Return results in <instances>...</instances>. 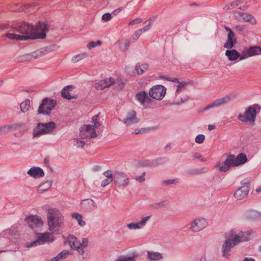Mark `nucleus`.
<instances>
[{
  "label": "nucleus",
  "mask_w": 261,
  "mask_h": 261,
  "mask_svg": "<svg viewBox=\"0 0 261 261\" xmlns=\"http://www.w3.org/2000/svg\"><path fill=\"white\" fill-rule=\"evenodd\" d=\"M48 30V25L44 22H39L35 27L32 24L22 22L12 27L5 36L10 39L16 40L44 39Z\"/></svg>",
  "instance_id": "1"
},
{
  "label": "nucleus",
  "mask_w": 261,
  "mask_h": 261,
  "mask_svg": "<svg viewBox=\"0 0 261 261\" xmlns=\"http://www.w3.org/2000/svg\"><path fill=\"white\" fill-rule=\"evenodd\" d=\"M251 231L245 232H237L236 230H230L226 237V240L222 246L223 255L225 258L229 256L230 248L239 243L248 241L251 238Z\"/></svg>",
  "instance_id": "2"
},
{
  "label": "nucleus",
  "mask_w": 261,
  "mask_h": 261,
  "mask_svg": "<svg viewBox=\"0 0 261 261\" xmlns=\"http://www.w3.org/2000/svg\"><path fill=\"white\" fill-rule=\"evenodd\" d=\"M47 225L48 230L53 234H59L64 221L62 213L57 208H50L47 211Z\"/></svg>",
  "instance_id": "3"
},
{
  "label": "nucleus",
  "mask_w": 261,
  "mask_h": 261,
  "mask_svg": "<svg viewBox=\"0 0 261 261\" xmlns=\"http://www.w3.org/2000/svg\"><path fill=\"white\" fill-rule=\"evenodd\" d=\"M98 115L94 116L92 118L93 125H86L80 129V136L82 139L95 138L97 135L95 128H99L100 123L98 121Z\"/></svg>",
  "instance_id": "4"
},
{
  "label": "nucleus",
  "mask_w": 261,
  "mask_h": 261,
  "mask_svg": "<svg viewBox=\"0 0 261 261\" xmlns=\"http://www.w3.org/2000/svg\"><path fill=\"white\" fill-rule=\"evenodd\" d=\"M233 165V154H224L216 163L215 168L220 172H226L230 170Z\"/></svg>",
  "instance_id": "5"
},
{
  "label": "nucleus",
  "mask_w": 261,
  "mask_h": 261,
  "mask_svg": "<svg viewBox=\"0 0 261 261\" xmlns=\"http://www.w3.org/2000/svg\"><path fill=\"white\" fill-rule=\"evenodd\" d=\"M256 106L249 107L243 114L240 113L238 116V119L242 122L249 123L253 125L256 117Z\"/></svg>",
  "instance_id": "6"
},
{
  "label": "nucleus",
  "mask_w": 261,
  "mask_h": 261,
  "mask_svg": "<svg viewBox=\"0 0 261 261\" xmlns=\"http://www.w3.org/2000/svg\"><path fill=\"white\" fill-rule=\"evenodd\" d=\"M56 124L54 122L46 123H39L33 130V137H38L41 135L49 134L56 128Z\"/></svg>",
  "instance_id": "7"
},
{
  "label": "nucleus",
  "mask_w": 261,
  "mask_h": 261,
  "mask_svg": "<svg viewBox=\"0 0 261 261\" xmlns=\"http://www.w3.org/2000/svg\"><path fill=\"white\" fill-rule=\"evenodd\" d=\"M37 239L26 245V247L30 248L42 245L46 243L51 242L54 240V236L52 233L48 232L39 233L37 235Z\"/></svg>",
  "instance_id": "8"
},
{
  "label": "nucleus",
  "mask_w": 261,
  "mask_h": 261,
  "mask_svg": "<svg viewBox=\"0 0 261 261\" xmlns=\"http://www.w3.org/2000/svg\"><path fill=\"white\" fill-rule=\"evenodd\" d=\"M27 224L34 231H39L43 225L42 219L37 215H30L25 219Z\"/></svg>",
  "instance_id": "9"
},
{
  "label": "nucleus",
  "mask_w": 261,
  "mask_h": 261,
  "mask_svg": "<svg viewBox=\"0 0 261 261\" xmlns=\"http://www.w3.org/2000/svg\"><path fill=\"white\" fill-rule=\"evenodd\" d=\"M56 105V100L45 98L43 99L42 103L39 106L38 113L39 114L48 115L55 108Z\"/></svg>",
  "instance_id": "10"
},
{
  "label": "nucleus",
  "mask_w": 261,
  "mask_h": 261,
  "mask_svg": "<svg viewBox=\"0 0 261 261\" xmlns=\"http://www.w3.org/2000/svg\"><path fill=\"white\" fill-rule=\"evenodd\" d=\"M207 225L208 222L206 219L203 218H197L192 220L189 229L193 232L197 233L205 228Z\"/></svg>",
  "instance_id": "11"
},
{
  "label": "nucleus",
  "mask_w": 261,
  "mask_h": 261,
  "mask_svg": "<svg viewBox=\"0 0 261 261\" xmlns=\"http://www.w3.org/2000/svg\"><path fill=\"white\" fill-rule=\"evenodd\" d=\"M166 93V88L162 85L154 86L150 88L149 91L150 97L158 100H162L164 97Z\"/></svg>",
  "instance_id": "12"
},
{
  "label": "nucleus",
  "mask_w": 261,
  "mask_h": 261,
  "mask_svg": "<svg viewBox=\"0 0 261 261\" xmlns=\"http://www.w3.org/2000/svg\"><path fill=\"white\" fill-rule=\"evenodd\" d=\"M72 249L76 250L80 254L83 255L84 250L81 248V242L77 239L73 235H69L67 237L66 240Z\"/></svg>",
  "instance_id": "13"
},
{
  "label": "nucleus",
  "mask_w": 261,
  "mask_h": 261,
  "mask_svg": "<svg viewBox=\"0 0 261 261\" xmlns=\"http://www.w3.org/2000/svg\"><path fill=\"white\" fill-rule=\"evenodd\" d=\"M48 53V51L45 48H42L40 50H36L31 54H27L23 56L20 59L21 61H25L38 59L45 56Z\"/></svg>",
  "instance_id": "14"
},
{
  "label": "nucleus",
  "mask_w": 261,
  "mask_h": 261,
  "mask_svg": "<svg viewBox=\"0 0 261 261\" xmlns=\"http://www.w3.org/2000/svg\"><path fill=\"white\" fill-rule=\"evenodd\" d=\"M244 186L239 188L234 193V197L237 200H241L245 198L249 191L250 183L245 182Z\"/></svg>",
  "instance_id": "15"
},
{
  "label": "nucleus",
  "mask_w": 261,
  "mask_h": 261,
  "mask_svg": "<svg viewBox=\"0 0 261 261\" xmlns=\"http://www.w3.org/2000/svg\"><path fill=\"white\" fill-rule=\"evenodd\" d=\"M136 100L144 108H147L151 102V99L144 91L138 92L135 96Z\"/></svg>",
  "instance_id": "16"
},
{
  "label": "nucleus",
  "mask_w": 261,
  "mask_h": 261,
  "mask_svg": "<svg viewBox=\"0 0 261 261\" xmlns=\"http://www.w3.org/2000/svg\"><path fill=\"white\" fill-rule=\"evenodd\" d=\"M123 122L127 127H129L137 124L139 122V119L136 116V112L133 110L128 111Z\"/></svg>",
  "instance_id": "17"
},
{
  "label": "nucleus",
  "mask_w": 261,
  "mask_h": 261,
  "mask_svg": "<svg viewBox=\"0 0 261 261\" xmlns=\"http://www.w3.org/2000/svg\"><path fill=\"white\" fill-rule=\"evenodd\" d=\"M80 205L84 212H90L97 208V204L91 199H86L82 200Z\"/></svg>",
  "instance_id": "18"
},
{
  "label": "nucleus",
  "mask_w": 261,
  "mask_h": 261,
  "mask_svg": "<svg viewBox=\"0 0 261 261\" xmlns=\"http://www.w3.org/2000/svg\"><path fill=\"white\" fill-rule=\"evenodd\" d=\"M150 216L143 217L139 222H133L127 224V228L130 230L141 229L144 227Z\"/></svg>",
  "instance_id": "19"
},
{
  "label": "nucleus",
  "mask_w": 261,
  "mask_h": 261,
  "mask_svg": "<svg viewBox=\"0 0 261 261\" xmlns=\"http://www.w3.org/2000/svg\"><path fill=\"white\" fill-rule=\"evenodd\" d=\"M232 97L230 95H226L224 97L217 99L213 103L208 105L205 108V110H208L211 108L219 107L223 106L231 100Z\"/></svg>",
  "instance_id": "20"
},
{
  "label": "nucleus",
  "mask_w": 261,
  "mask_h": 261,
  "mask_svg": "<svg viewBox=\"0 0 261 261\" xmlns=\"http://www.w3.org/2000/svg\"><path fill=\"white\" fill-rule=\"evenodd\" d=\"M28 175L35 178H40L44 176L43 170L39 167L34 166L31 168L27 172Z\"/></svg>",
  "instance_id": "21"
},
{
  "label": "nucleus",
  "mask_w": 261,
  "mask_h": 261,
  "mask_svg": "<svg viewBox=\"0 0 261 261\" xmlns=\"http://www.w3.org/2000/svg\"><path fill=\"white\" fill-rule=\"evenodd\" d=\"M240 17L244 22H248L252 25L257 23L256 18L251 14L247 13H239L236 17Z\"/></svg>",
  "instance_id": "22"
},
{
  "label": "nucleus",
  "mask_w": 261,
  "mask_h": 261,
  "mask_svg": "<svg viewBox=\"0 0 261 261\" xmlns=\"http://www.w3.org/2000/svg\"><path fill=\"white\" fill-rule=\"evenodd\" d=\"M114 83V80L112 77L106 78L100 81L95 84V87L97 89H102L110 87Z\"/></svg>",
  "instance_id": "23"
},
{
  "label": "nucleus",
  "mask_w": 261,
  "mask_h": 261,
  "mask_svg": "<svg viewBox=\"0 0 261 261\" xmlns=\"http://www.w3.org/2000/svg\"><path fill=\"white\" fill-rule=\"evenodd\" d=\"M169 80L176 84V85L175 86H176V90H175L176 97H177V94H179L180 92H181L182 91H184L186 89V87L187 84L186 82H180L176 78H172Z\"/></svg>",
  "instance_id": "24"
},
{
  "label": "nucleus",
  "mask_w": 261,
  "mask_h": 261,
  "mask_svg": "<svg viewBox=\"0 0 261 261\" xmlns=\"http://www.w3.org/2000/svg\"><path fill=\"white\" fill-rule=\"evenodd\" d=\"M247 161V158L245 154L241 153L237 156L233 154V165L237 167L244 164Z\"/></svg>",
  "instance_id": "25"
},
{
  "label": "nucleus",
  "mask_w": 261,
  "mask_h": 261,
  "mask_svg": "<svg viewBox=\"0 0 261 261\" xmlns=\"http://www.w3.org/2000/svg\"><path fill=\"white\" fill-rule=\"evenodd\" d=\"M146 258L149 261H156L163 258V254L159 252L147 251Z\"/></svg>",
  "instance_id": "26"
},
{
  "label": "nucleus",
  "mask_w": 261,
  "mask_h": 261,
  "mask_svg": "<svg viewBox=\"0 0 261 261\" xmlns=\"http://www.w3.org/2000/svg\"><path fill=\"white\" fill-rule=\"evenodd\" d=\"M10 131H16L19 132V134L22 136L24 134V125L22 123H11L9 124Z\"/></svg>",
  "instance_id": "27"
},
{
  "label": "nucleus",
  "mask_w": 261,
  "mask_h": 261,
  "mask_svg": "<svg viewBox=\"0 0 261 261\" xmlns=\"http://www.w3.org/2000/svg\"><path fill=\"white\" fill-rule=\"evenodd\" d=\"M225 55L230 61L236 60L240 56V54L235 49L226 50Z\"/></svg>",
  "instance_id": "28"
},
{
  "label": "nucleus",
  "mask_w": 261,
  "mask_h": 261,
  "mask_svg": "<svg viewBox=\"0 0 261 261\" xmlns=\"http://www.w3.org/2000/svg\"><path fill=\"white\" fill-rule=\"evenodd\" d=\"M234 34H232L231 33L230 34H228L227 40L224 45V47L225 48L231 49L233 47L236 41V39L234 38Z\"/></svg>",
  "instance_id": "29"
},
{
  "label": "nucleus",
  "mask_w": 261,
  "mask_h": 261,
  "mask_svg": "<svg viewBox=\"0 0 261 261\" xmlns=\"http://www.w3.org/2000/svg\"><path fill=\"white\" fill-rule=\"evenodd\" d=\"M246 49L250 57L261 54V47L258 46H251Z\"/></svg>",
  "instance_id": "30"
},
{
  "label": "nucleus",
  "mask_w": 261,
  "mask_h": 261,
  "mask_svg": "<svg viewBox=\"0 0 261 261\" xmlns=\"http://www.w3.org/2000/svg\"><path fill=\"white\" fill-rule=\"evenodd\" d=\"M73 88V87L72 86H68L64 87L62 91V97L68 99L74 98V97L71 96L70 94V91Z\"/></svg>",
  "instance_id": "31"
},
{
  "label": "nucleus",
  "mask_w": 261,
  "mask_h": 261,
  "mask_svg": "<svg viewBox=\"0 0 261 261\" xmlns=\"http://www.w3.org/2000/svg\"><path fill=\"white\" fill-rule=\"evenodd\" d=\"M148 68V65L146 63H137L135 66V70L138 75L142 74Z\"/></svg>",
  "instance_id": "32"
},
{
  "label": "nucleus",
  "mask_w": 261,
  "mask_h": 261,
  "mask_svg": "<svg viewBox=\"0 0 261 261\" xmlns=\"http://www.w3.org/2000/svg\"><path fill=\"white\" fill-rule=\"evenodd\" d=\"M51 186V181L50 180H45L41 184L38 188V193H42L48 190Z\"/></svg>",
  "instance_id": "33"
},
{
  "label": "nucleus",
  "mask_w": 261,
  "mask_h": 261,
  "mask_svg": "<svg viewBox=\"0 0 261 261\" xmlns=\"http://www.w3.org/2000/svg\"><path fill=\"white\" fill-rule=\"evenodd\" d=\"M71 217L76 220L80 226L83 227L86 225V222L83 220V216L81 214L76 212L73 213L71 214Z\"/></svg>",
  "instance_id": "34"
},
{
  "label": "nucleus",
  "mask_w": 261,
  "mask_h": 261,
  "mask_svg": "<svg viewBox=\"0 0 261 261\" xmlns=\"http://www.w3.org/2000/svg\"><path fill=\"white\" fill-rule=\"evenodd\" d=\"M88 56V53L86 52L81 53L73 56L71 60L73 62L76 63L87 58Z\"/></svg>",
  "instance_id": "35"
},
{
  "label": "nucleus",
  "mask_w": 261,
  "mask_h": 261,
  "mask_svg": "<svg viewBox=\"0 0 261 261\" xmlns=\"http://www.w3.org/2000/svg\"><path fill=\"white\" fill-rule=\"evenodd\" d=\"M152 20L151 19H149L148 20L145 22V26L143 28H141L139 30V31L141 33V34H143V33L148 31L151 26V22Z\"/></svg>",
  "instance_id": "36"
},
{
  "label": "nucleus",
  "mask_w": 261,
  "mask_h": 261,
  "mask_svg": "<svg viewBox=\"0 0 261 261\" xmlns=\"http://www.w3.org/2000/svg\"><path fill=\"white\" fill-rule=\"evenodd\" d=\"M30 101L29 99H26L20 105L21 111L23 113L27 112L30 108Z\"/></svg>",
  "instance_id": "37"
},
{
  "label": "nucleus",
  "mask_w": 261,
  "mask_h": 261,
  "mask_svg": "<svg viewBox=\"0 0 261 261\" xmlns=\"http://www.w3.org/2000/svg\"><path fill=\"white\" fill-rule=\"evenodd\" d=\"M10 132L9 124L0 126V136L5 135Z\"/></svg>",
  "instance_id": "38"
},
{
  "label": "nucleus",
  "mask_w": 261,
  "mask_h": 261,
  "mask_svg": "<svg viewBox=\"0 0 261 261\" xmlns=\"http://www.w3.org/2000/svg\"><path fill=\"white\" fill-rule=\"evenodd\" d=\"M124 177L125 175L123 172L119 171H115L113 172V179L124 178Z\"/></svg>",
  "instance_id": "39"
},
{
  "label": "nucleus",
  "mask_w": 261,
  "mask_h": 261,
  "mask_svg": "<svg viewBox=\"0 0 261 261\" xmlns=\"http://www.w3.org/2000/svg\"><path fill=\"white\" fill-rule=\"evenodd\" d=\"M151 129H152V128H151L143 127V128H141L140 129H136L133 132V133L134 134H136V135L144 134V133H148V132L151 130Z\"/></svg>",
  "instance_id": "40"
},
{
  "label": "nucleus",
  "mask_w": 261,
  "mask_h": 261,
  "mask_svg": "<svg viewBox=\"0 0 261 261\" xmlns=\"http://www.w3.org/2000/svg\"><path fill=\"white\" fill-rule=\"evenodd\" d=\"M193 158L195 160H198L204 162L207 161V159L206 158H203L200 153L198 152H194L193 153Z\"/></svg>",
  "instance_id": "41"
},
{
  "label": "nucleus",
  "mask_w": 261,
  "mask_h": 261,
  "mask_svg": "<svg viewBox=\"0 0 261 261\" xmlns=\"http://www.w3.org/2000/svg\"><path fill=\"white\" fill-rule=\"evenodd\" d=\"M101 44V42L100 41H91L89 42L87 44V47L91 49L93 48H94L97 46L100 45Z\"/></svg>",
  "instance_id": "42"
},
{
  "label": "nucleus",
  "mask_w": 261,
  "mask_h": 261,
  "mask_svg": "<svg viewBox=\"0 0 261 261\" xmlns=\"http://www.w3.org/2000/svg\"><path fill=\"white\" fill-rule=\"evenodd\" d=\"M188 100V96L187 95H184L182 97H181L180 99L178 98L175 100L173 103L174 105H181V103L187 101Z\"/></svg>",
  "instance_id": "43"
},
{
  "label": "nucleus",
  "mask_w": 261,
  "mask_h": 261,
  "mask_svg": "<svg viewBox=\"0 0 261 261\" xmlns=\"http://www.w3.org/2000/svg\"><path fill=\"white\" fill-rule=\"evenodd\" d=\"M85 144V143L83 141L80 140L78 139L74 140V145L78 148H83Z\"/></svg>",
  "instance_id": "44"
},
{
  "label": "nucleus",
  "mask_w": 261,
  "mask_h": 261,
  "mask_svg": "<svg viewBox=\"0 0 261 261\" xmlns=\"http://www.w3.org/2000/svg\"><path fill=\"white\" fill-rule=\"evenodd\" d=\"M205 139L204 135L202 134L198 135L195 139V142L198 144H201L203 142Z\"/></svg>",
  "instance_id": "45"
},
{
  "label": "nucleus",
  "mask_w": 261,
  "mask_h": 261,
  "mask_svg": "<svg viewBox=\"0 0 261 261\" xmlns=\"http://www.w3.org/2000/svg\"><path fill=\"white\" fill-rule=\"evenodd\" d=\"M115 185L119 188L124 187L128 184L127 180H115Z\"/></svg>",
  "instance_id": "46"
},
{
  "label": "nucleus",
  "mask_w": 261,
  "mask_h": 261,
  "mask_svg": "<svg viewBox=\"0 0 261 261\" xmlns=\"http://www.w3.org/2000/svg\"><path fill=\"white\" fill-rule=\"evenodd\" d=\"M250 57L246 48L244 49L241 53V55L240 54V56L239 57V59L240 60H243L247 58Z\"/></svg>",
  "instance_id": "47"
},
{
  "label": "nucleus",
  "mask_w": 261,
  "mask_h": 261,
  "mask_svg": "<svg viewBox=\"0 0 261 261\" xmlns=\"http://www.w3.org/2000/svg\"><path fill=\"white\" fill-rule=\"evenodd\" d=\"M103 175L109 179H113V172L111 170H108L103 172Z\"/></svg>",
  "instance_id": "48"
},
{
  "label": "nucleus",
  "mask_w": 261,
  "mask_h": 261,
  "mask_svg": "<svg viewBox=\"0 0 261 261\" xmlns=\"http://www.w3.org/2000/svg\"><path fill=\"white\" fill-rule=\"evenodd\" d=\"M68 252L67 251H64L59 253L57 256V258L58 259L65 258L67 257Z\"/></svg>",
  "instance_id": "49"
},
{
  "label": "nucleus",
  "mask_w": 261,
  "mask_h": 261,
  "mask_svg": "<svg viewBox=\"0 0 261 261\" xmlns=\"http://www.w3.org/2000/svg\"><path fill=\"white\" fill-rule=\"evenodd\" d=\"M116 261H135L134 257L123 256L120 257Z\"/></svg>",
  "instance_id": "50"
},
{
  "label": "nucleus",
  "mask_w": 261,
  "mask_h": 261,
  "mask_svg": "<svg viewBox=\"0 0 261 261\" xmlns=\"http://www.w3.org/2000/svg\"><path fill=\"white\" fill-rule=\"evenodd\" d=\"M142 22V20L141 18H136L130 20L128 22L129 25H133L137 24H139Z\"/></svg>",
  "instance_id": "51"
},
{
  "label": "nucleus",
  "mask_w": 261,
  "mask_h": 261,
  "mask_svg": "<svg viewBox=\"0 0 261 261\" xmlns=\"http://www.w3.org/2000/svg\"><path fill=\"white\" fill-rule=\"evenodd\" d=\"M112 19V15L109 13L104 14L102 16V19L104 21H108Z\"/></svg>",
  "instance_id": "52"
},
{
  "label": "nucleus",
  "mask_w": 261,
  "mask_h": 261,
  "mask_svg": "<svg viewBox=\"0 0 261 261\" xmlns=\"http://www.w3.org/2000/svg\"><path fill=\"white\" fill-rule=\"evenodd\" d=\"M91 170L94 172H99L101 170V166L100 165H94L91 167Z\"/></svg>",
  "instance_id": "53"
},
{
  "label": "nucleus",
  "mask_w": 261,
  "mask_h": 261,
  "mask_svg": "<svg viewBox=\"0 0 261 261\" xmlns=\"http://www.w3.org/2000/svg\"><path fill=\"white\" fill-rule=\"evenodd\" d=\"M141 35L139 30H137L132 35V39L134 41H136Z\"/></svg>",
  "instance_id": "54"
},
{
  "label": "nucleus",
  "mask_w": 261,
  "mask_h": 261,
  "mask_svg": "<svg viewBox=\"0 0 261 261\" xmlns=\"http://www.w3.org/2000/svg\"><path fill=\"white\" fill-rule=\"evenodd\" d=\"M169 205V202L167 201H164L161 202H159L156 205V207H167Z\"/></svg>",
  "instance_id": "55"
},
{
  "label": "nucleus",
  "mask_w": 261,
  "mask_h": 261,
  "mask_svg": "<svg viewBox=\"0 0 261 261\" xmlns=\"http://www.w3.org/2000/svg\"><path fill=\"white\" fill-rule=\"evenodd\" d=\"M88 243V239L83 238L82 239V243H81V248H82L84 250V248H85L87 246Z\"/></svg>",
  "instance_id": "56"
},
{
  "label": "nucleus",
  "mask_w": 261,
  "mask_h": 261,
  "mask_svg": "<svg viewBox=\"0 0 261 261\" xmlns=\"http://www.w3.org/2000/svg\"><path fill=\"white\" fill-rule=\"evenodd\" d=\"M130 43L128 41H125L124 42L120 43V47L123 49H126L129 47Z\"/></svg>",
  "instance_id": "57"
},
{
  "label": "nucleus",
  "mask_w": 261,
  "mask_h": 261,
  "mask_svg": "<svg viewBox=\"0 0 261 261\" xmlns=\"http://www.w3.org/2000/svg\"><path fill=\"white\" fill-rule=\"evenodd\" d=\"M126 72L127 74L131 76H133L135 75V72L133 70V69L130 67H127L126 68Z\"/></svg>",
  "instance_id": "58"
},
{
  "label": "nucleus",
  "mask_w": 261,
  "mask_h": 261,
  "mask_svg": "<svg viewBox=\"0 0 261 261\" xmlns=\"http://www.w3.org/2000/svg\"><path fill=\"white\" fill-rule=\"evenodd\" d=\"M175 180H164L162 185L163 186H167L169 185L175 184L176 182H175Z\"/></svg>",
  "instance_id": "59"
},
{
  "label": "nucleus",
  "mask_w": 261,
  "mask_h": 261,
  "mask_svg": "<svg viewBox=\"0 0 261 261\" xmlns=\"http://www.w3.org/2000/svg\"><path fill=\"white\" fill-rule=\"evenodd\" d=\"M146 174L145 172H143L140 176L136 178V179H144L145 176Z\"/></svg>",
  "instance_id": "60"
},
{
  "label": "nucleus",
  "mask_w": 261,
  "mask_h": 261,
  "mask_svg": "<svg viewBox=\"0 0 261 261\" xmlns=\"http://www.w3.org/2000/svg\"><path fill=\"white\" fill-rule=\"evenodd\" d=\"M109 184L110 182H109V180H103L101 183V186L102 187H104L107 185H109Z\"/></svg>",
  "instance_id": "61"
},
{
  "label": "nucleus",
  "mask_w": 261,
  "mask_h": 261,
  "mask_svg": "<svg viewBox=\"0 0 261 261\" xmlns=\"http://www.w3.org/2000/svg\"><path fill=\"white\" fill-rule=\"evenodd\" d=\"M229 5H230L231 9L234 8L235 7H236L238 5L237 2L236 1L231 2Z\"/></svg>",
  "instance_id": "62"
},
{
  "label": "nucleus",
  "mask_w": 261,
  "mask_h": 261,
  "mask_svg": "<svg viewBox=\"0 0 261 261\" xmlns=\"http://www.w3.org/2000/svg\"><path fill=\"white\" fill-rule=\"evenodd\" d=\"M224 28L228 32V34H230L231 33L232 34H234L232 30L229 27L225 26Z\"/></svg>",
  "instance_id": "63"
},
{
  "label": "nucleus",
  "mask_w": 261,
  "mask_h": 261,
  "mask_svg": "<svg viewBox=\"0 0 261 261\" xmlns=\"http://www.w3.org/2000/svg\"><path fill=\"white\" fill-rule=\"evenodd\" d=\"M243 261H255V259L252 258L245 257Z\"/></svg>",
  "instance_id": "64"
}]
</instances>
